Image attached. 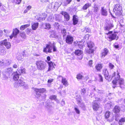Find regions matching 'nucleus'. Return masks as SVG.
Instances as JSON below:
<instances>
[{"instance_id":"obj_1","label":"nucleus","mask_w":125,"mask_h":125,"mask_svg":"<svg viewBox=\"0 0 125 125\" xmlns=\"http://www.w3.org/2000/svg\"><path fill=\"white\" fill-rule=\"evenodd\" d=\"M4 45L7 49L10 48L11 45L10 43L7 41V39H5L0 42V54L3 55L6 53V49L2 46Z\"/></svg>"},{"instance_id":"obj_2","label":"nucleus","mask_w":125,"mask_h":125,"mask_svg":"<svg viewBox=\"0 0 125 125\" xmlns=\"http://www.w3.org/2000/svg\"><path fill=\"white\" fill-rule=\"evenodd\" d=\"M52 49L53 52L56 51L57 48L54 42H49L48 44H46V47L43 49V51L46 53L48 52L51 53L52 52Z\"/></svg>"},{"instance_id":"obj_3","label":"nucleus","mask_w":125,"mask_h":125,"mask_svg":"<svg viewBox=\"0 0 125 125\" xmlns=\"http://www.w3.org/2000/svg\"><path fill=\"white\" fill-rule=\"evenodd\" d=\"M119 73L117 72V74L116 75V73L114 72L113 74H112V78L111 79H112L113 77L115 76V79L113 81L112 83L114 85L117 84H118L120 85V87H121L120 86L124 84V80L123 79L120 78V76L119 75Z\"/></svg>"},{"instance_id":"obj_4","label":"nucleus","mask_w":125,"mask_h":125,"mask_svg":"<svg viewBox=\"0 0 125 125\" xmlns=\"http://www.w3.org/2000/svg\"><path fill=\"white\" fill-rule=\"evenodd\" d=\"M37 69L39 70H43L44 69L46 65V63L42 61H38L36 62Z\"/></svg>"},{"instance_id":"obj_5","label":"nucleus","mask_w":125,"mask_h":125,"mask_svg":"<svg viewBox=\"0 0 125 125\" xmlns=\"http://www.w3.org/2000/svg\"><path fill=\"white\" fill-rule=\"evenodd\" d=\"M14 86L16 88L17 87L19 86H22L25 89H27L28 88V85L26 83L20 79L15 82L14 84Z\"/></svg>"},{"instance_id":"obj_6","label":"nucleus","mask_w":125,"mask_h":125,"mask_svg":"<svg viewBox=\"0 0 125 125\" xmlns=\"http://www.w3.org/2000/svg\"><path fill=\"white\" fill-rule=\"evenodd\" d=\"M113 10L116 15H120L122 11V7L119 4H116Z\"/></svg>"},{"instance_id":"obj_7","label":"nucleus","mask_w":125,"mask_h":125,"mask_svg":"<svg viewBox=\"0 0 125 125\" xmlns=\"http://www.w3.org/2000/svg\"><path fill=\"white\" fill-rule=\"evenodd\" d=\"M112 31H110L108 33H106L107 35L109 34V38L111 39V40H115L116 38V40H117L118 38V36L116 37V36L118 34L117 32H114V33H112Z\"/></svg>"},{"instance_id":"obj_8","label":"nucleus","mask_w":125,"mask_h":125,"mask_svg":"<svg viewBox=\"0 0 125 125\" xmlns=\"http://www.w3.org/2000/svg\"><path fill=\"white\" fill-rule=\"evenodd\" d=\"M88 47L89 48V53H93L94 51V49H92L94 46V43L92 42H89L87 43Z\"/></svg>"},{"instance_id":"obj_9","label":"nucleus","mask_w":125,"mask_h":125,"mask_svg":"<svg viewBox=\"0 0 125 125\" xmlns=\"http://www.w3.org/2000/svg\"><path fill=\"white\" fill-rule=\"evenodd\" d=\"M114 27L113 24V21L112 20H110L107 25L105 27V30L109 31Z\"/></svg>"},{"instance_id":"obj_10","label":"nucleus","mask_w":125,"mask_h":125,"mask_svg":"<svg viewBox=\"0 0 125 125\" xmlns=\"http://www.w3.org/2000/svg\"><path fill=\"white\" fill-rule=\"evenodd\" d=\"M93 105V108L94 110L96 111L99 108V105L98 101H94Z\"/></svg>"},{"instance_id":"obj_11","label":"nucleus","mask_w":125,"mask_h":125,"mask_svg":"<svg viewBox=\"0 0 125 125\" xmlns=\"http://www.w3.org/2000/svg\"><path fill=\"white\" fill-rule=\"evenodd\" d=\"M73 40V38L72 36L70 35L67 36L66 39V42L69 44L72 43Z\"/></svg>"},{"instance_id":"obj_12","label":"nucleus","mask_w":125,"mask_h":125,"mask_svg":"<svg viewBox=\"0 0 125 125\" xmlns=\"http://www.w3.org/2000/svg\"><path fill=\"white\" fill-rule=\"evenodd\" d=\"M49 66V67L48 70V71H50L51 70L53 69V68H54L55 67L54 66H55V63H53L51 61L48 62H47Z\"/></svg>"},{"instance_id":"obj_13","label":"nucleus","mask_w":125,"mask_h":125,"mask_svg":"<svg viewBox=\"0 0 125 125\" xmlns=\"http://www.w3.org/2000/svg\"><path fill=\"white\" fill-rule=\"evenodd\" d=\"M108 52V49L106 48H104L101 52V57L102 58H104L105 56L107 55Z\"/></svg>"},{"instance_id":"obj_14","label":"nucleus","mask_w":125,"mask_h":125,"mask_svg":"<svg viewBox=\"0 0 125 125\" xmlns=\"http://www.w3.org/2000/svg\"><path fill=\"white\" fill-rule=\"evenodd\" d=\"M61 14L64 16L65 19L66 21H68L70 19L69 15L66 12L64 11L61 12Z\"/></svg>"},{"instance_id":"obj_15","label":"nucleus","mask_w":125,"mask_h":125,"mask_svg":"<svg viewBox=\"0 0 125 125\" xmlns=\"http://www.w3.org/2000/svg\"><path fill=\"white\" fill-rule=\"evenodd\" d=\"M58 78H61L62 79V83L63 84V85L66 86H67L68 85V82L67 80H66L65 78H63L61 76H59L58 77Z\"/></svg>"},{"instance_id":"obj_16","label":"nucleus","mask_w":125,"mask_h":125,"mask_svg":"<svg viewBox=\"0 0 125 125\" xmlns=\"http://www.w3.org/2000/svg\"><path fill=\"white\" fill-rule=\"evenodd\" d=\"M83 53V52L81 50H76L75 52V54L76 55H81L79 59H81L83 58V56L82 55Z\"/></svg>"},{"instance_id":"obj_17","label":"nucleus","mask_w":125,"mask_h":125,"mask_svg":"<svg viewBox=\"0 0 125 125\" xmlns=\"http://www.w3.org/2000/svg\"><path fill=\"white\" fill-rule=\"evenodd\" d=\"M55 19L56 21L61 22L62 21V16L60 14H55Z\"/></svg>"},{"instance_id":"obj_18","label":"nucleus","mask_w":125,"mask_h":125,"mask_svg":"<svg viewBox=\"0 0 125 125\" xmlns=\"http://www.w3.org/2000/svg\"><path fill=\"white\" fill-rule=\"evenodd\" d=\"M101 14L102 15L106 16L107 15V12L106 9L104 8V7H102L101 10Z\"/></svg>"},{"instance_id":"obj_19","label":"nucleus","mask_w":125,"mask_h":125,"mask_svg":"<svg viewBox=\"0 0 125 125\" xmlns=\"http://www.w3.org/2000/svg\"><path fill=\"white\" fill-rule=\"evenodd\" d=\"M78 17L76 15H74L73 16V21L74 25H75L78 22Z\"/></svg>"},{"instance_id":"obj_20","label":"nucleus","mask_w":125,"mask_h":125,"mask_svg":"<svg viewBox=\"0 0 125 125\" xmlns=\"http://www.w3.org/2000/svg\"><path fill=\"white\" fill-rule=\"evenodd\" d=\"M33 90L34 91H37L41 93H42L44 92H46V90L45 88H42L38 89L37 88H33Z\"/></svg>"},{"instance_id":"obj_21","label":"nucleus","mask_w":125,"mask_h":125,"mask_svg":"<svg viewBox=\"0 0 125 125\" xmlns=\"http://www.w3.org/2000/svg\"><path fill=\"white\" fill-rule=\"evenodd\" d=\"M39 23L38 22L33 23H32L31 28L33 30H36L38 27Z\"/></svg>"},{"instance_id":"obj_22","label":"nucleus","mask_w":125,"mask_h":125,"mask_svg":"<svg viewBox=\"0 0 125 125\" xmlns=\"http://www.w3.org/2000/svg\"><path fill=\"white\" fill-rule=\"evenodd\" d=\"M19 31L17 29L15 28L13 29L12 34L14 37L16 36L19 33Z\"/></svg>"},{"instance_id":"obj_23","label":"nucleus","mask_w":125,"mask_h":125,"mask_svg":"<svg viewBox=\"0 0 125 125\" xmlns=\"http://www.w3.org/2000/svg\"><path fill=\"white\" fill-rule=\"evenodd\" d=\"M13 79L16 81L18 80L19 77V74L17 73V72H16L13 74Z\"/></svg>"},{"instance_id":"obj_24","label":"nucleus","mask_w":125,"mask_h":125,"mask_svg":"<svg viewBox=\"0 0 125 125\" xmlns=\"http://www.w3.org/2000/svg\"><path fill=\"white\" fill-rule=\"evenodd\" d=\"M102 66L101 64H97L95 66L96 69L98 71H100L102 68Z\"/></svg>"},{"instance_id":"obj_25","label":"nucleus","mask_w":125,"mask_h":125,"mask_svg":"<svg viewBox=\"0 0 125 125\" xmlns=\"http://www.w3.org/2000/svg\"><path fill=\"white\" fill-rule=\"evenodd\" d=\"M111 115V113L109 111H106L104 115L105 118L107 119Z\"/></svg>"},{"instance_id":"obj_26","label":"nucleus","mask_w":125,"mask_h":125,"mask_svg":"<svg viewBox=\"0 0 125 125\" xmlns=\"http://www.w3.org/2000/svg\"><path fill=\"white\" fill-rule=\"evenodd\" d=\"M120 111L119 107L117 106H116L114 109V112L115 113H118Z\"/></svg>"},{"instance_id":"obj_27","label":"nucleus","mask_w":125,"mask_h":125,"mask_svg":"<svg viewBox=\"0 0 125 125\" xmlns=\"http://www.w3.org/2000/svg\"><path fill=\"white\" fill-rule=\"evenodd\" d=\"M90 5V4L89 3H87L83 6L82 9L83 10H86Z\"/></svg>"},{"instance_id":"obj_28","label":"nucleus","mask_w":125,"mask_h":125,"mask_svg":"<svg viewBox=\"0 0 125 125\" xmlns=\"http://www.w3.org/2000/svg\"><path fill=\"white\" fill-rule=\"evenodd\" d=\"M12 68L11 67L7 69L6 70V72L10 74L12 72Z\"/></svg>"},{"instance_id":"obj_29","label":"nucleus","mask_w":125,"mask_h":125,"mask_svg":"<svg viewBox=\"0 0 125 125\" xmlns=\"http://www.w3.org/2000/svg\"><path fill=\"white\" fill-rule=\"evenodd\" d=\"M74 110L78 114H80V111L78 108V106L76 105H75L74 106Z\"/></svg>"},{"instance_id":"obj_30","label":"nucleus","mask_w":125,"mask_h":125,"mask_svg":"<svg viewBox=\"0 0 125 125\" xmlns=\"http://www.w3.org/2000/svg\"><path fill=\"white\" fill-rule=\"evenodd\" d=\"M60 4L57 2H55L53 6V8L54 9H57L60 6Z\"/></svg>"},{"instance_id":"obj_31","label":"nucleus","mask_w":125,"mask_h":125,"mask_svg":"<svg viewBox=\"0 0 125 125\" xmlns=\"http://www.w3.org/2000/svg\"><path fill=\"white\" fill-rule=\"evenodd\" d=\"M83 77V75L79 73L78 74L76 78L78 80H81L82 79Z\"/></svg>"},{"instance_id":"obj_32","label":"nucleus","mask_w":125,"mask_h":125,"mask_svg":"<svg viewBox=\"0 0 125 125\" xmlns=\"http://www.w3.org/2000/svg\"><path fill=\"white\" fill-rule=\"evenodd\" d=\"M105 79L108 81L111 80V77L109 75V73L107 74H106L104 75Z\"/></svg>"},{"instance_id":"obj_33","label":"nucleus","mask_w":125,"mask_h":125,"mask_svg":"<svg viewBox=\"0 0 125 125\" xmlns=\"http://www.w3.org/2000/svg\"><path fill=\"white\" fill-rule=\"evenodd\" d=\"M19 72L20 74L21 73H25V69L23 68L20 69Z\"/></svg>"},{"instance_id":"obj_34","label":"nucleus","mask_w":125,"mask_h":125,"mask_svg":"<svg viewBox=\"0 0 125 125\" xmlns=\"http://www.w3.org/2000/svg\"><path fill=\"white\" fill-rule=\"evenodd\" d=\"M56 96L55 95H52L50 96L49 99L52 100H55Z\"/></svg>"},{"instance_id":"obj_35","label":"nucleus","mask_w":125,"mask_h":125,"mask_svg":"<svg viewBox=\"0 0 125 125\" xmlns=\"http://www.w3.org/2000/svg\"><path fill=\"white\" fill-rule=\"evenodd\" d=\"M72 0H66L65 2H64V5L66 6L68 4L72 1Z\"/></svg>"},{"instance_id":"obj_36","label":"nucleus","mask_w":125,"mask_h":125,"mask_svg":"<svg viewBox=\"0 0 125 125\" xmlns=\"http://www.w3.org/2000/svg\"><path fill=\"white\" fill-rule=\"evenodd\" d=\"M21 37L25 39L26 38V36L25 32H23L20 34Z\"/></svg>"},{"instance_id":"obj_37","label":"nucleus","mask_w":125,"mask_h":125,"mask_svg":"<svg viewBox=\"0 0 125 125\" xmlns=\"http://www.w3.org/2000/svg\"><path fill=\"white\" fill-rule=\"evenodd\" d=\"M47 20L49 21H52L53 20L52 16L51 15L49 16L48 17Z\"/></svg>"},{"instance_id":"obj_38","label":"nucleus","mask_w":125,"mask_h":125,"mask_svg":"<svg viewBox=\"0 0 125 125\" xmlns=\"http://www.w3.org/2000/svg\"><path fill=\"white\" fill-rule=\"evenodd\" d=\"M108 73L106 69H103V73L104 75L106 74H107Z\"/></svg>"},{"instance_id":"obj_39","label":"nucleus","mask_w":125,"mask_h":125,"mask_svg":"<svg viewBox=\"0 0 125 125\" xmlns=\"http://www.w3.org/2000/svg\"><path fill=\"white\" fill-rule=\"evenodd\" d=\"M108 73L106 69H103V73L104 75L106 74H107Z\"/></svg>"},{"instance_id":"obj_40","label":"nucleus","mask_w":125,"mask_h":125,"mask_svg":"<svg viewBox=\"0 0 125 125\" xmlns=\"http://www.w3.org/2000/svg\"><path fill=\"white\" fill-rule=\"evenodd\" d=\"M62 33L63 35V37H64L66 35V30L64 29H62Z\"/></svg>"},{"instance_id":"obj_41","label":"nucleus","mask_w":125,"mask_h":125,"mask_svg":"<svg viewBox=\"0 0 125 125\" xmlns=\"http://www.w3.org/2000/svg\"><path fill=\"white\" fill-rule=\"evenodd\" d=\"M86 91L85 89L84 88H83L81 90V93L82 95H84L85 94Z\"/></svg>"},{"instance_id":"obj_42","label":"nucleus","mask_w":125,"mask_h":125,"mask_svg":"<svg viewBox=\"0 0 125 125\" xmlns=\"http://www.w3.org/2000/svg\"><path fill=\"white\" fill-rule=\"evenodd\" d=\"M94 12H95L98 11V8L96 5L95 4L94 5Z\"/></svg>"},{"instance_id":"obj_43","label":"nucleus","mask_w":125,"mask_h":125,"mask_svg":"<svg viewBox=\"0 0 125 125\" xmlns=\"http://www.w3.org/2000/svg\"><path fill=\"white\" fill-rule=\"evenodd\" d=\"M45 26L46 27L45 29H48L50 28L51 27L49 23H46L45 24Z\"/></svg>"},{"instance_id":"obj_44","label":"nucleus","mask_w":125,"mask_h":125,"mask_svg":"<svg viewBox=\"0 0 125 125\" xmlns=\"http://www.w3.org/2000/svg\"><path fill=\"white\" fill-rule=\"evenodd\" d=\"M31 29L28 28L26 30V32L27 34L29 35L30 34V32L31 31Z\"/></svg>"},{"instance_id":"obj_45","label":"nucleus","mask_w":125,"mask_h":125,"mask_svg":"<svg viewBox=\"0 0 125 125\" xmlns=\"http://www.w3.org/2000/svg\"><path fill=\"white\" fill-rule=\"evenodd\" d=\"M21 1V0H14V2L17 4H20Z\"/></svg>"},{"instance_id":"obj_46","label":"nucleus","mask_w":125,"mask_h":125,"mask_svg":"<svg viewBox=\"0 0 125 125\" xmlns=\"http://www.w3.org/2000/svg\"><path fill=\"white\" fill-rule=\"evenodd\" d=\"M82 42H80L78 44V47L80 49L82 48L84 46V45L82 44Z\"/></svg>"},{"instance_id":"obj_47","label":"nucleus","mask_w":125,"mask_h":125,"mask_svg":"<svg viewBox=\"0 0 125 125\" xmlns=\"http://www.w3.org/2000/svg\"><path fill=\"white\" fill-rule=\"evenodd\" d=\"M119 123H122L125 122V117L122 118L119 121Z\"/></svg>"},{"instance_id":"obj_48","label":"nucleus","mask_w":125,"mask_h":125,"mask_svg":"<svg viewBox=\"0 0 125 125\" xmlns=\"http://www.w3.org/2000/svg\"><path fill=\"white\" fill-rule=\"evenodd\" d=\"M3 31L5 33V34H8L10 32V31L8 30L5 29H4L3 30Z\"/></svg>"},{"instance_id":"obj_49","label":"nucleus","mask_w":125,"mask_h":125,"mask_svg":"<svg viewBox=\"0 0 125 125\" xmlns=\"http://www.w3.org/2000/svg\"><path fill=\"white\" fill-rule=\"evenodd\" d=\"M109 67L110 69H112L114 67V65L111 63H109Z\"/></svg>"},{"instance_id":"obj_50","label":"nucleus","mask_w":125,"mask_h":125,"mask_svg":"<svg viewBox=\"0 0 125 125\" xmlns=\"http://www.w3.org/2000/svg\"><path fill=\"white\" fill-rule=\"evenodd\" d=\"M93 61L92 60H90L89 62L88 63V64L89 66L91 67L92 66V65L93 64Z\"/></svg>"},{"instance_id":"obj_51","label":"nucleus","mask_w":125,"mask_h":125,"mask_svg":"<svg viewBox=\"0 0 125 125\" xmlns=\"http://www.w3.org/2000/svg\"><path fill=\"white\" fill-rule=\"evenodd\" d=\"M90 29L88 27H85L84 29V31H86L87 32H90Z\"/></svg>"},{"instance_id":"obj_52","label":"nucleus","mask_w":125,"mask_h":125,"mask_svg":"<svg viewBox=\"0 0 125 125\" xmlns=\"http://www.w3.org/2000/svg\"><path fill=\"white\" fill-rule=\"evenodd\" d=\"M5 66V65L3 62V60L1 61H0V66Z\"/></svg>"},{"instance_id":"obj_53","label":"nucleus","mask_w":125,"mask_h":125,"mask_svg":"<svg viewBox=\"0 0 125 125\" xmlns=\"http://www.w3.org/2000/svg\"><path fill=\"white\" fill-rule=\"evenodd\" d=\"M99 77L100 79V81L102 82L103 81V77L100 74H99Z\"/></svg>"},{"instance_id":"obj_54","label":"nucleus","mask_w":125,"mask_h":125,"mask_svg":"<svg viewBox=\"0 0 125 125\" xmlns=\"http://www.w3.org/2000/svg\"><path fill=\"white\" fill-rule=\"evenodd\" d=\"M3 62L4 63V64L5 65V66H7V61H8V59H4L3 60Z\"/></svg>"},{"instance_id":"obj_55","label":"nucleus","mask_w":125,"mask_h":125,"mask_svg":"<svg viewBox=\"0 0 125 125\" xmlns=\"http://www.w3.org/2000/svg\"><path fill=\"white\" fill-rule=\"evenodd\" d=\"M97 92L98 93L100 94H102L103 93V91L102 90H97Z\"/></svg>"},{"instance_id":"obj_56","label":"nucleus","mask_w":125,"mask_h":125,"mask_svg":"<svg viewBox=\"0 0 125 125\" xmlns=\"http://www.w3.org/2000/svg\"><path fill=\"white\" fill-rule=\"evenodd\" d=\"M7 62V66H8L10 64V63L11 62V61L10 60L8 59Z\"/></svg>"},{"instance_id":"obj_57","label":"nucleus","mask_w":125,"mask_h":125,"mask_svg":"<svg viewBox=\"0 0 125 125\" xmlns=\"http://www.w3.org/2000/svg\"><path fill=\"white\" fill-rule=\"evenodd\" d=\"M53 80V79H49L48 81V83H51L52 82Z\"/></svg>"},{"instance_id":"obj_58","label":"nucleus","mask_w":125,"mask_h":125,"mask_svg":"<svg viewBox=\"0 0 125 125\" xmlns=\"http://www.w3.org/2000/svg\"><path fill=\"white\" fill-rule=\"evenodd\" d=\"M65 104V102L63 100H62L61 101V104L62 106H63Z\"/></svg>"},{"instance_id":"obj_59","label":"nucleus","mask_w":125,"mask_h":125,"mask_svg":"<svg viewBox=\"0 0 125 125\" xmlns=\"http://www.w3.org/2000/svg\"><path fill=\"white\" fill-rule=\"evenodd\" d=\"M31 8V6L30 5H29L27 7L26 9L28 11L30 10Z\"/></svg>"},{"instance_id":"obj_60","label":"nucleus","mask_w":125,"mask_h":125,"mask_svg":"<svg viewBox=\"0 0 125 125\" xmlns=\"http://www.w3.org/2000/svg\"><path fill=\"white\" fill-rule=\"evenodd\" d=\"M52 4L51 3L49 4L48 5L47 7L49 9H51L52 8Z\"/></svg>"},{"instance_id":"obj_61","label":"nucleus","mask_w":125,"mask_h":125,"mask_svg":"<svg viewBox=\"0 0 125 125\" xmlns=\"http://www.w3.org/2000/svg\"><path fill=\"white\" fill-rule=\"evenodd\" d=\"M36 92V94L37 95H38V96H40L41 95L40 93H41L40 92H37L36 91H35Z\"/></svg>"},{"instance_id":"obj_62","label":"nucleus","mask_w":125,"mask_h":125,"mask_svg":"<svg viewBox=\"0 0 125 125\" xmlns=\"http://www.w3.org/2000/svg\"><path fill=\"white\" fill-rule=\"evenodd\" d=\"M25 29L24 26L23 25L21 26L20 27V29L21 30H23Z\"/></svg>"},{"instance_id":"obj_63","label":"nucleus","mask_w":125,"mask_h":125,"mask_svg":"<svg viewBox=\"0 0 125 125\" xmlns=\"http://www.w3.org/2000/svg\"><path fill=\"white\" fill-rule=\"evenodd\" d=\"M25 28H26L27 27H28L30 26L29 24H27L23 25Z\"/></svg>"},{"instance_id":"obj_64","label":"nucleus","mask_w":125,"mask_h":125,"mask_svg":"<svg viewBox=\"0 0 125 125\" xmlns=\"http://www.w3.org/2000/svg\"><path fill=\"white\" fill-rule=\"evenodd\" d=\"M3 35V31L2 30H0V37H1Z\"/></svg>"}]
</instances>
